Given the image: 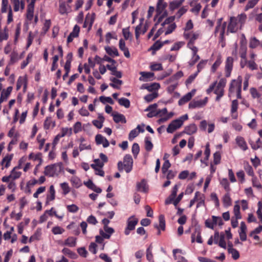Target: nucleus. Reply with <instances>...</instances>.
Wrapping results in <instances>:
<instances>
[{
    "instance_id": "nucleus-1",
    "label": "nucleus",
    "mask_w": 262,
    "mask_h": 262,
    "mask_svg": "<svg viewBox=\"0 0 262 262\" xmlns=\"http://www.w3.org/2000/svg\"><path fill=\"white\" fill-rule=\"evenodd\" d=\"M226 84V80L222 78L220 80L219 82L217 83V81L214 82L212 83L208 89L206 90L208 94H210L214 89V93L216 95V101H220L221 97H223L224 93V88Z\"/></svg>"
},
{
    "instance_id": "nucleus-2",
    "label": "nucleus",
    "mask_w": 262,
    "mask_h": 262,
    "mask_svg": "<svg viewBox=\"0 0 262 262\" xmlns=\"http://www.w3.org/2000/svg\"><path fill=\"white\" fill-rule=\"evenodd\" d=\"M133 160L130 155H126L123 158V162L119 161L118 163V169L120 171L125 170L128 173L130 172L133 169Z\"/></svg>"
},
{
    "instance_id": "nucleus-3",
    "label": "nucleus",
    "mask_w": 262,
    "mask_h": 262,
    "mask_svg": "<svg viewBox=\"0 0 262 262\" xmlns=\"http://www.w3.org/2000/svg\"><path fill=\"white\" fill-rule=\"evenodd\" d=\"M188 118V115L185 114L181 116L177 119L173 120L168 126L167 128V132L168 133H173L175 130L180 128L184 121Z\"/></svg>"
},
{
    "instance_id": "nucleus-4",
    "label": "nucleus",
    "mask_w": 262,
    "mask_h": 262,
    "mask_svg": "<svg viewBox=\"0 0 262 262\" xmlns=\"http://www.w3.org/2000/svg\"><path fill=\"white\" fill-rule=\"evenodd\" d=\"M62 169L61 163H56L48 165L45 167L44 173L49 177H54L58 176Z\"/></svg>"
},
{
    "instance_id": "nucleus-5",
    "label": "nucleus",
    "mask_w": 262,
    "mask_h": 262,
    "mask_svg": "<svg viewBox=\"0 0 262 262\" xmlns=\"http://www.w3.org/2000/svg\"><path fill=\"white\" fill-rule=\"evenodd\" d=\"M1 11L3 13L8 12L7 18L8 24L13 21V11L11 6L9 4L8 0H2Z\"/></svg>"
},
{
    "instance_id": "nucleus-6",
    "label": "nucleus",
    "mask_w": 262,
    "mask_h": 262,
    "mask_svg": "<svg viewBox=\"0 0 262 262\" xmlns=\"http://www.w3.org/2000/svg\"><path fill=\"white\" fill-rule=\"evenodd\" d=\"M102 223L104 225V229H100L99 233L106 239H109L111 235L114 232L113 228L110 227L107 225L110 223V221L107 219H104L102 220Z\"/></svg>"
},
{
    "instance_id": "nucleus-7",
    "label": "nucleus",
    "mask_w": 262,
    "mask_h": 262,
    "mask_svg": "<svg viewBox=\"0 0 262 262\" xmlns=\"http://www.w3.org/2000/svg\"><path fill=\"white\" fill-rule=\"evenodd\" d=\"M200 35V33L199 32H184L183 34L184 38L188 40L187 47H188L189 45H190V46H193L195 41L199 37Z\"/></svg>"
},
{
    "instance_id": "nucleus-8",
    "label": "nucleus",
    "mask_w": 262,
    "mask_h": 262,
    "mask_svg": "<svg viewBox=\"0 0 262 262\" xmlns=\"http://www.w3.org/2000/svg\"><path fill=\"white\" fill-rule=\"evenodd\" d=\"M138 222V220L134 216L129 217L127 221V226L125 229L124 233L128 235L129 234L130 231L133 230Z\"/></svg>"
},
{
    "instance_id": "nucleus-9",
    "label": "nucleus",
    "mask_w": 262,
    "mask_h": 262,
    "mask_svg": "<svg viewBox=\"0 0 262 262\" xmlns=\"http://www.w3.org/2000/svg\"><path fill=\"white\" fill-rule=\"evenodd\" d=\"M28 5L27 7V12H26V18L27 19L31 21L33 19L34 13V7L35 4L36 0H26Z\"/></svg>"
},
{
    "instance_id": "nucleus-10",
    "label": "nucleus",
    "mask_w": 262,
    "mask_h": 262,
    "mask_svg": "<svg viewBox=\"0 0 262 262\" xmlns=\"http://www.w3.org/2000/svg\"><path fill=\"white\" fill-rule=\"evenodd\" d=\"M161 25L164 28L165 35L171 33L176 28V25L174 23H171L170 18L166 19L165 21L162 23Z\"/></svg>"
},
{
    "instance_id": "nucleus-11",
    "label": "nucleus",
    "mask_w": 262,
    "mask_h": 262,
    "mask_svg": "<svg viewBox=\"0 0 262 262\" xmlns=\"http://www.w3.org/2000/svg\"><path fill=\"white\" fill-rule=\"evenodd\" d=\"M242 78L238 76L237 80H233L230 84L229 88L230 93H234L236 91H241V85Z\"/></svg>"
},
{
    "instance_id": "nucleus-12",
    "label": "nucleus",
    "mask_w": 262,
    "mask_h": 262,
    "mask_svg": "<svg viewBox=\"0 0 262 262\" xmlns=\"http://www.w3.org/2000/svg\"><path fill=\"white\" fill-rule=\"evenodd\" d=\"M167 6L164 0H158L157 5L156 12L158 15L164 16L167 14L166 8Z\"/></svg>"
},
{
    "instance_id": "nucleus-13",
    "label": "nucleus",
    "mask_w": 262,
    "mask_h": 262,
    "mask_svg": "<svg viewBox=\"0 0 262 262\" xmlns=\"http://www.w3.org/2000/svg\"><path fill=\"white\" fill-rule=\"evenodd\" d=\"M21 175V172L15 170V169H13L11 172L10 174L8 176H4L2 178L3 182H8L9 180H15L16 179H18Z\"/></svg>"
},
{
    "instance_id": "nucleus-14",
    "label": "nucleus",
    "mask_w": 262,
    "mask_h": 262,
    "mask_svg": "<svg viewBox=\"0 0 262 262\" xmlns=\"http://www.w3.org/2000/svg\"><path fill=\"white\" fill-rule=\"evenodd\" d=\"M13 7V10L15 12H22L25 7L24 0H10Z\"/></svg>"
},
{
    "instance_id": "nucleus-15",
    "label": "nucleus",
    "mask_w": 262,
    "mask_h": 262,
    "mask_svg": "<svg viewBox=\"0 0 262 262\" xmlns=\"http://www.w3.org/2000/svg\"><path fill=\"white\" fill-rule=\"evenodd\" d=\"M208 101V98L205 97L204 99L193 100L189 104L190 108H200L205 106Z\"/></svg>"
},
{
    "instance_id": "nucleus-16",
    "label": "nucleus",
    "mask_w": 262,
    "mask_h": 262,
    "mask_svg": "<svg viewBox=\"0 0 262 262\" xmlns=\"http://www.w3.org/2000/svg\"><path fill=\"white\" fill-rule=\"evenodd\" d=\"M239 26L240 25L237 23V19L235 18V17H231L228 26V31L231 33H234L237 31Z\"/></svg>"
},
{
    "instance_id": "nucleus-17",
    "label": "nucleus",
    "mask_w": 262,
    "mask_h": 262,
    "mask_svg": "<svg viewBox=\"0 0 262 262\" xmlns=\"http://www.w3.org/2000/svg\"><path fill=\"white\" fill-rule=\"evenodd\" d=\"M233 59L231 57H227L225 65V76L229 77L231 75V73L233 68Z\"/></svg>"
},
{
    "instance_id": "nucleus-18",
    "label": "nucleus",
    "mask_w": 262,
    "mask_h": 262,
    "mask_svg": "<svg viewBox=\"0 0 262 262\" xmlns=\"http://www.w3.org/2000/svg\"><path fill=\"white\" fill-rule=\"evenodd\" d=\"M95 20V13H88L85 17V21L83 26V28L88 27V30H90L94 23Z\"/></svg>"
},
{
    "instance_id": "nucleus-19",
    "label": "nucleus",
    "mask_w": 262,
    "mask_h": 262,
    "mask_svg": "<svg viewBox=\"0 0 262 262\" xmlns=\"http://www.w3.org/2000/svg\"><path fill=\"white\" fill-rule=\"evenodd\" d=\"M222 18L219 19L217 21V25L216 27L215 33H217L218 32L220 33V36L222 40L223 39L224 34L225 32V28L226 27V23L225 22L223 24L221 25Z\"/></svg>"
},
{
    "instance_id": "nucleus-20",
    "label": "nucleus",
    "mask_w": 262,
    "mask_h": 262,
    "mask_svg": "<svg viewBox=\"0 0 262 262\" xmlns=\"http://www.w3.org/2000/svg\"><path fill=\"white\" fill-rule=\"evenodd\" d=\"M195 93V90L193 89L191 92L187 93L186 95H185L184 96H183L178 102V103L180 105H182L187 102H188L189 100H191L192 97L194 96Z\"/></svg>"
},
{
    "instance_id": "nucleus-21",
    "label": "nucleus",
    "mask_w": 262,
    "mask_h": 262,
    "mask_svg": "<svg viewBox=\"0 0 262 262\" xmlns=\"http://www.w3.org/2000/svg\"><path fill=\"white\" fill-rule=\"evenodd\" d=\"M191 242L194 243L195 241L198 243L201 244L203 243V241L201 235V230L199 227L195 228L194 232L191 235Z\"/></svg>"
},
{
    "instance_id": "nucleus-22",
    "label": "nucleus",
    "mask_w": 262,
    "mask_h": 262,
    "mask_svg": "<svg viewBox=\"0 0 262 262\" xmlns=\"http://www.w3.org/2000/svg\"><path fill=\"white\" fill-rule=\"evenodd\" d=\"M71 11V8L68 4H66L64 2L59 4V12L62 15L67 14Z\"/></svg>"
},
{
    "instance_id": "nucleus-23",
    "label": "nucleus",
    "mask_w": 262,
    "mask_h": 262,
    "mask_svg": "<svg viewBox=\"0 0 262 262\" xmlns=\"http://www.w3.org/2000/svg\"><path fill=\"white\" fill-rule=\"evenodd\" d=\"M79 31L80 27L78 25H76L74 26L72 32L70 34V35L68 37V43L72 42L74 38L78 36Z\"/></svg>"
},
{
    "instance_id": "nucleus-24",
    "label": "nucleus",
    "mask_w": 262,
    "mask_h": 262,
    "mask_svg": "<svg viewBox=\"0 0 262 262\" xmlns=\"http://www.w3.org/2000/svg\"><path fill=\"white\" fill-rule=\"evenodd\" d=\"M95 141L97 144H102L103 147L109 146L108 141L101 135H97L95 137Z\"/></svg>"
},
{
    "instance_id": "nucleus-25",
    "label": "nucleus",
    "mask_w": 262,
    "mask_h": 262,
    "mask_svg": "<svg viewBox=\"0 0 262 262\" xmlns=\"http://www.w3.org/2000/svg\"><path fill=\"white\" fill-rule=\"evenodd\" d=\"M119 47L120 50L123 52L124 55L126 58H129L130 57V53L128 49L126 47L125 42L122 39H120L119 40Z\"/></svg>"
},
{
    "instance_id": "nucleus-26",
    "label": "nucleus",
    "mask_w": 262,
    "mask_h": 262,
    "mask_svg": "<svg viewBox=\"0 0 262 262\" xmlns=\"http://www.w3.org/2000/svg\"><path fill=\"white\" fill-rule=\"evenodd\" d=\"M159 225H155V227L157 228L158 230L161 229L162 230L164 231L165 229V221L164 216L163 214H161L159 216ZM161 234V232L160 230L158 232V234L160 235Z\"/></svg>"
},
{
    "instance_id": "nucleus-27",
    "label": "nucleus",
    "mask_w": 262,
    "mask_h": 262,
    "mask_svg": "<svg viewBox=\"0 0 262 262\" xmlns=\"http://www.w3.org/2000/svg\"><path fill=\"white\" fill-rule=\"evenodd\" d=\"M235 141L238 146L243 150H246L248 149L247 143L243 137L237 136L235 139Z\"/></svg>"
},
{
    "instance_id": "nucleus-28",
    "label": "nucleus",
    "mask_w": 262,
    "mask_h": 262,
    "mask_svg": "<svg viewBox=\"0 0 262 262\" xmlns=\"http://www.w3.org/2000/svg\"><path fill=\"white\" fill-rule=\"evenodd\" d=\"M12 91V86H9L6 89L3 90L1 92L0 99L3 101H6L10 95Z\"/></svg>"
},
{
    "instance_id": "nucleus-29",
    "label": "nucleus",
    "mask_w": 262,
    "mask_h": 262,
    "mask_svg": "<svg viewBox=\"0 0 262 262\" xmlns=\"http://www.w3.org/2000/svg\"><path fill=\"white\" fill-rule=\"evenodd\" d=\"M259 47L262 49L261 41H259L255 37L251 38L249 42V47L255 49Z\"/></svg>"
},
{
    "instance_id": "nucleus-30",
    "label": "nucleus",
    "mask_w": 262,
    "mask_h": 262,
    "mask_svg": "<svg viewBox=\"0 0 262 262\" xmlns=\"http://www.w3.org/2000/svg\"><path fill=\"white\" fill-rule=\"evenodd\" d=\"M137 190L139 191L146 192L148 191V185L145 180H142L140 182L137 184Z\"/></svg>"
},
{
    "instance_id": "nucleus-31",
    "label": "nucleus",
    "mask_w": 262,
    "mask_h": 262,
    "mask_svg": "<svg viewBox=\"0 0 262 262\" xmlns=\"http://www.w3.org/2000/svg\"><path fill=\"white\" fill-rule=\"evenodd\" d=\"M98 119V120H94L92 121V123L97 128L100 129L103 126V123L104 121V118L101 114H99Z\"/></svg>"
},
{
    "instance_id": "nucleus-32",
    "label": "nucleus",
    "mask_w": 262,
    "mask_h": 262,
    "mask_svg": "<svg viewBox=\"0 0 262 262\" xmlns=\"http://www.w3.org/2000/svg\"><path fill=\"white\" fill-rule=\"evenodd\" d=\"M113 117V120L116 123L122 122L123 123H126V119L125 116L121 114L116 113L112 114Z\"/></svg>"
},
{
    "instance_id": "nucleus-33",
    "label": "nucleus",
    "mask_w": 262,
    "mask_h": 262,
    "mask_svg": "<svg viewBox=\"0 0 262 262\" xmlns=\"http://www.w3.org/2000/svg\"><path fill=\"white\" fill-rule=\"evenodd\" d=\"M197 131V127L195 124H191L185 127L184 132L187 135H192Z\"/></svg>"
},
{
    "instance_id": "nucleus-34",
    "label": "nucleus",
    "mask_w": 262,
    "mask_h": 262,
    "mask_svg": "<svg viewBox=\"0 0 262 262\" xmlns=\"http://www.w3.org/2000/svg\"><path fill=\"white\" fill-rule=\"evenodd\" d=\"M106 52L111 56H118L119 53L116 47L107 46L105 47Z\"/></svg>"
},
{
    "instance_id": "nucleus-35",
    "label": "nucleus",
    "mask_w": 262,
    "mask_h": 262,
    "mask_svg": "<svg viewBox=\"0 0 262 262\" xmlns=\"http://www.w3.org/2000/svg\"><path fill=\"white\" fill-rule=\"evenodd\" d=\"M13 156V154L8 155L3 158L1 164L5 168H8L10 166Z\"/></svg>"
},
{
    "instance_id": "nucleus-36",
    "label": "nucleus",
    "mask_w": 262,
    "mask_h": 262,
    "mask_svg": "<svg viewBox=\"0 0 262 262\" xmlns=\"http://www.w3.org/2000/svg\"><path fill=\"white\" fill-rule=\"evenodd\" d=\"M190 5L192 7L191 11L195 14H198L202 7L201 4L192 1L190 3Z\"/></svg>"
},
{
    "instance_id": "nucleus-37",
    "label": "nucleus",
    "mask_w": 262,
    "mask_h": 262,
    "mask_svg": "<svg viewBox=\"0 0 262 262\" xmlns=\"http://www.w3.org/2000/svg\"><path fill=\"white\" fill-rule=\"evenodd\" d=\"M239 201H237L235 202V204L233 208V213H234V217H236V219H241L242 215L240 213V206L238 204Z\"/></svg>"
},
{
    "instance_id": "nucleus-38",
    "label": "nucleus",
    "mask_w": 262,
    "mask_h": 262,
    "mask_svg": "<svg viewBox=\"0 0 262 262\" xmlns=\"http://www.w3.org/2000/svg\"><path fill=\"white\" fill-rule=\"evenodd\" d=\"M110 80L112 83H111L110 85L115 89H119L120 86L122 84V80H119L114 77L111 78Z\"/></svg>"
},
{
    "instance_id": "nucleus-39",
    "label": "nucleus",
    "mask_w": 262,
    "mask_h": 262,
    "mask_svg": "<svg viewBox=\"0 0 262 262\" xmlns=\"http://www.w3.org/2000/svg\"><path fill=\"white\" fill-rule=\"evenodd\" d=\"M76 238L74 237L71 236L68 237L65 240L63 245L68 246L71 247H73L76 246Z\"/></svg>"
},
{
    "instance_id": "nucleus-40",
    "label": "nucleus",
    "mask_w": 262,
    "mask_h": 262,
    "mask_svg": "<svg viewBox=\"0 0 262 262\" xmlns=\"http://www.w3.org/2000/svg\"><path fill=\"white\" fill-rule=\"evenodd\" d=\"M238 108V101L236 100H234L232 101V105H231V112L232 113V117L233 119H236L237 117V114H234V113L236 112Z\"/></svg>"
},
{
    "instance_id": "nucleus-41",
    "label": "nucleus",
    "mask_w": 262,
    "mask_h": 262,
    "mask_svg": "<svg viewBox=\"0 0 262 262\" xmlns=\"http://www.w3.org/2000/svg\"><path fill=\"white\" fill-rule=\"evenodd\" d=\"M223 202L225 207H229L232 204V200L228 192L226 193L223 197Z\"/></svg>"
},
{
    "instance_id": "nucleus-42",
    "label": "nucleus",
    "mask_w": 262,
    "mask_h": 262,
    "mask_svg": "<svg viewBox=\"0 0 262 262\" xmlns=\"http://www.w3.org/2000/svg\"><path fill=\"white\" fill-rule=\"evenodd\" d=\"M160 87V85L158 83H153L149 85H143L142 88L145 89H147L149 91H157Z\"/></svg>"
},
{
    "instance_id": "nucleus-43",
    "label": "nucleus",
    "mask_w": 262,
    "mask_h": 262,
    "mask_svg": "<svg viewBox=\"0 0 262 262\" xmlns=\"http://www.w3.org/2000/svg\"><path fill=\"white\" fill-rule=\"evenodd\" d=\"M228 251L229 253L231 254L232 257L234 259L236 260L239 257V254L238 251L234 249L232 246H229L228 248Z\"/></svg>"
},
{
    "instance_id": "nucleus-44",
    "label": "nucleus",
    "mask_w": 262,
    "mask_h": 262,
    "mask_svg": "<svg viewBox=\"0 0 262 262\" xmlns=\"http://www.w3.org/2000/svg\"><path fill=\"white\" fill-rule=\"evenodd\" d=\"M184 2V0H174L172 2H170L169 4V7L171 10H174L180 7L183 3Z\"/></svg>"
},
{
    "instance_id": "nucleus-45",
    "label": "nucleus",
    "mask_w": 262,
    "mask_h": 262,
    "mask_svg": "<svg viewBox=\"0 0 262 262\" xmlns=\"http://www.w3.org/2000/svg\"><path fill=\"white\" fill-rule=\"evenodd\" d=\"M71 182L73 186L76 188H79L82 185L81 180L76 176H73L71 179Z\"/></svg>"
},
{
    "instance_id": "nucleus-46",
    "label": "nucleus",
    "mask_w": 262,
    "mask_h": 262,
    "mask_svg": "<svg viewBox=\"0 0 262 262\" xmlns=\"http://www.w3.org/2000/svg\"><path fill=\"white\" fill-rule=\"evenodd\" d=\"M55 191L54 187L53 185L50 186L49 189V194L47 196V203L49 201H52L55 199Z\"/></svg>"
},
{
    "instance_id": "nucleus-47",
    "label": "nucleus",
    "mask_w": 262,
    "mask_h": 262,
    "mask_svg": "<svg viewBox=\"0 0 262 262\" xmlns=\"http://www.w3.org/2000/svg\"><path fill=\"white\" fill-rule=\"evenodd\" d=\"M26 85L27 83L25 78L23 77H19L17 81L16 89L17 90H19L22 86H24V88H26Z\"/></svg>"
},
{
    "instance_id": "nucleus-48",
    "label": "nucleus",
    "mask_w": 262,
    "mask_h": 262,
    "mask_svg": "<svg viewBox=\"0 0 262 262\" xmlns=\"http://www.w3.org/2000/svg\"><path fill=\"white\" fill-rule=\"evenodd\" d=\"M145 148L148 151H151L153 148V144L149 137H146L145 138Z\"/></svg>"
},
{
    "instance_id": "nucleus-49",
    "label": "nucleus",
    "mask_w": 262,
    "mask_h": 262,
    "mask_svg": "<svg viewBox=\"0 0 262 262\" xmlns=\"http://www.w3.org/2000/svg\"><path fill=\"white\" fill-rule=\"evenodd\" d=\"M8 38V30L6 27L4 29L0 32V41L6 40Z\"/></svg>"
},
{
    "instance_id": "nucleus-50",
    "label": "nucleus",
    "mask_w": 262,
    "mask_h": 262,
    "mask_svg": "<svg viewBox=\"0 0 262 262\" xmlns=\"http://www.w3.org/2000/svg\"><path fill=\"white\" fill-rule=\"evenodd\" d=\"M222 62V57L220 55L218 56L215 62L213 64L211 67V71L212 72H215L218 67L220 66Z\"/></svg>"
},
{
    "instance_id": "nucleus-51",
    "label": "nucleus",
    "mask_w": 262,
    "mask_h": 262,
    "mask_svg": "<svg viewBox=\"0 0 262 262\" xmlns=\"http://www.w3.org/2000/svg\"><path fill=\"white\" fill-rule=\"evenodd\" d=\"M244 167L247 174L250 176H254V171L251 166L248 162L244 163Z\"/></svg>"
},
{
    "instance_id": "nucleus-52",
    "label": "nucleus",
    "mask_w": 262,
    "mask_h": 262,
    "mask_svg": "<svg viewBox=\"0 0 262 262\" xmlns=\"http://www.w3.org/2000/svg\"><path fill=\"white\" fill-rule=\"evenodd\" d=\"M200 195V196H199L198 201L196 202V208H198L202 206H205V195L201 193V194H199Z\"/></svg>"
},
{
    "instance_id": "nucleus-53",
    "label": "nucleus",
    "mask_w": 262,
    "mask_h": 262,
    "mask_svg": "<svg viewBox=\"0 0 262 262\" xmlns=\"http://www.w3.org/2000/svg\"><path fill=\"white\" fill-rule=\"evenodd\" d=\"M118 101L120 105L123 106L125 108H128L130 106V101L127 98H121L118 99Z\"/></svg>"
},
{
    "instance_id": "nucleus-54",
    "label": "nucleus",
    "mask_w": 262,
    "mask_h": 262,
    "mask_svg": "<svg viewBox=\"0 0 262 262\" xmlns=\"http://www.w3.org/2000/svg\"><path fill=\"white\" fill-rule=\"evenodd\" d=\"M51 125H52L53 127H54L55 122H52L51 117H47L44 122L45 128L46 129H48L51 126Z\"/></svg>"
},
{
    "instance_id": "nucleus-55",
    "label": "nucleus",
    "mask_w": 262,
    "mask_h": 262,
    "mask_svg": "<svg viewBox=\"0 0 262 262\" xmlns=\"http://www.w3.org/2000/svg\"><path fill=\"white\" fill-rule=\"evenodd\" d=\"M60 187L62 190L63 194L66 195L69 193L70 191V188L69 184L67 182H63L60 184Z\"/></svg>"
},
{
    "instance_id": "nucleus-56",
    "label": "nucleus",
    "mask_w": 262,
    "mask_h": 262,
    "mask_svg": "<svg viewBox=\"0 0 262 262\" xmlns=\"http://www.w3.org/2000/svg\"><path fill=\"white\" fill-rule=\"evenodd\" d=\"M220 184L224 188V189L227 191H229L230 190V184L226 178H223L220 181Z\"/></svg>"
},
{
    "instance_id": "nucleus-57",
    "label": "nucleus",
    "mask_w": 262,
    "mask_h": 262,
    "mask_svg": "<svg viewBox=\"0 0 262 262\" xmlns=\"http://www.w3.org/2000/svg\"><path fill=\"white\" fill-rule=\"evenodd\" d=\"M246 18L247 16L244 13L241 14L237 17H235V18L237 19V23L239 24L240 27H241L245 23Z\"/></svg>"
},
{
    "instance_id": "nucleus-58",
    "label": "nucleus",
    "mask_w": 262,
    "mask_h": 262,
    "mask_svg": "<svg viewBox=\"0 0 262 262\" xmlns=\"http://www.w3.org/2000/svg\"><path fill=\"white\" fill-rule=\"evenodd\" d=\"M94 163L92 164L91 165V166L93 168H95V167H103L104 165V163L103 162H102L99 159H95L94 160Z\"/></svg>"
},
{
    "instance_id": "nucleus-59",
    "label": "nucleus",
    "mask_w": 262,
    "mask_h": 262,
    "mask_svg": "<svg viewBox=\"0 0 262 262\" xmlns=\"http://www.w3.org/2000/svg\"><path fill=\"white\" fill-rule=\"evenodd\" d=\"M146 258L149 262H154L151 246H150L146 250Z\"/></svg>"
},
{
    "instance_id": "nucleus-60",
    "label": "nucleus",
    "mask_w": 262,
    "mask_h": 262,
    "mask_svg": "<svg viewBox=\"0 0 262 262\" xmlns=\"http://www.w3.org/2000/svg\"><path fill=\"white\" fill-rule=\"evenodd\" d=\"M158 93L154 92L151 94L146 95L144 97V99L148 102L151 101L153 99L158 97Z\"/></svg>"
},
{
    "instance_id": "nucleus-61",
    "label": "nucleus",
    "mask_w": 262,
    "mask_h": 262,
    "mask_svg": "<svg viewBox=\"0 0 262 262\" xmlns=\"http://www.w3.org/2000/svg\"><path fill=\"white\" fill-rule=\"evenodd\" d=\"M258 0L249 1L245 8V11H247L250 9L253 8L258 3Z\"/></svg>"
},
{
    "instance_id": "nucleus-62",
    "label": "nucleus",
    "mask_w": 262,
    "mask_h": 262,
    "mask_svg": "<svg viewBox=\"0 0 262 262\" xmlns=\"http://www.w3.org/2000/svg\"><path fill=\"white\" fill-rule=\"evenodd\" d=\"M221 159V154L219 151L215 152L213 154V164L217 165L220 163Z\"/></svg>"
},
{
    "instance_id": "nucleus-63",
    "label": "nucleus",
    "mask_w": 262,
    "mask_h": 262,
    "mask_svg": "<svg viewBox=\"0 0 262 262\" xmlns=\"http://www.w3.org/2000/svg\"><path fill=\"white\" fill-rule=\"evenodd\" d=\"M33 57V54L31 53H30L27 55L26 60L25 61H24L23 63L21 64V69H24L30 62Z\"/></svg>"
},
{
    "instance_id": "nucleus-64",
    "label": "nucleus",
    "mask_w": 262,
    "mask_h": 262,
    "mask_svg": "<svg viewBox=\"0 0 262 262\" xmlns=\"http://www.w3.org/2000/svg\"><path fill=\"white\" fill-rule=\"evenodd\" d=\"M163 46V43L160 41H157L150 47V50L156 51L159 50Z\"/></svg>"
}]
</instances>
